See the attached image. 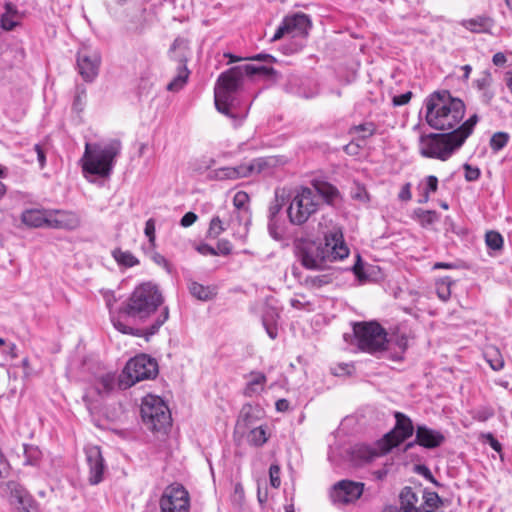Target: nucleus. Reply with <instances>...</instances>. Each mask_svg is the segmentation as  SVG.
I'll list each match as a JSON object with an SVG mask.
<instances>
[{"instance_id": "obj_31", "label": "nucleus", "mask_w": 512, "mask_h": 512, "mask_svg": "<svg viewBox=\"0 0 512 512\" xmlns=\"http://www.w3.org/2000/svg\"><path fill=\"white\" fill-rule=\"evenodd\" d=\"M23 465L37 467L42 458L41 450L32 444H23Z\"/></svg>"}, {"instance_id": "obj_63", "label": "nucleus", "mask_w": 512, "mask_h": 512, "mask_svg": "<svg viewBox=\"0 0 512 512\" xmlns=\"http://www.w3.org/2000/svg\"><path fill=\"white\" fill-rule=\"evenodd\" d=\"M250 59L255 60V61H265V62H273L275 60L272 55L263 54V53L257 54L255 56L251 57Z\"/></svg>"}, {"instance_id": "obj_50", "label": "nucleus", "mask_w": 512, "mask_h": 512, "mask_svg": "<svg viewBox=\"0 0 512 512\" xmlns=\"http://www.w3.org/2000/svg\"><path fill=\"white\" fill-rule=\"evenodd\" d=\"M81 218L75 212H66V229H76L80 226Z\"/></svg>"}, {"instance_id": "obj_33", "label": "nucleus", "mask_w": 512, "mask_h": 512, "mask_svg": "<svg viewBox=\"0 0 512 512\" xmlns=\"http://www.w3.org/2000/svg\"><path fill=\"white\" fill-rule=\"evenodd\" d=\"M375 132L376 125L373 122H366L359 125H355L349 129V134L357 136V138L360 140H365L373 136Z\"/></svg>"}, {"instance_id": "obj_27", "label": "nucleus", "mask_w": 512, "mask_h": 512, "mask_svg": "<svg viewBox=\"0 0 512 512\" xmlns=\"http://www.w3.org/2000/svg\"><path fill=\"white\" fill-rule=\"evenodd\" d=\"M461 25L471 32L482 33L491 28L492 20L486 16H477L475 18L463 20Z\"/></svg>"}, {"instance_id": "obj_22", "label": "nucleus", "mask_w": 512, "mask_h": 512, "mask_svg": "<svg viewBox=\"0 0 512 512\" xmlns=\"http://www.w3.org/2000/svg\"><path fill=\"white\" fill-rule=\"evenodd\" d=\"M444 441L445 437L440 431L426 425L416 427V443L418 445L427 449H434L441 446Z\"/></svg>"}, {"instance_id": "obj_5", "label": "nucleus", "mask_w": 512, "mask_h": 512, "mask_svg": "<svg viewBox=\"0 0 512 512\" xmlns=\"http://www.w3.org/2000/svg\"><path fill=\"white\" fill-rule=\"evenodd\" d=\"M244 76L241 67L234 66L219 76L214 88L216 109L232 119L238 118L234 110L239 104L237 95Z\"/></svg>"}, {"instance_id": "obj_56", "label": "nucleus", "mask_w": 512, "mask_h": 512, "mask_svg": "<svg viewBox=\"0 0 512 512\" xmlns=\"http://www.w3.org/2000/svg\"><path fill=\"white\" fill-rule=\"evenodd\" d=\"M398 198L401 200V201H409L411 200L412 198V193H411V184L410 183H406L402 186L399 194H398Z\"/></svg>"}, {"instance_id": "obj_49", "label": "nucleus", "mask_w": 512, "mask_h": 512, "mask_svg": "<svg viewBox=\"0 0 512 512\" xmlns=\"http://www.w3.org/2000/svg\"><path fill=\"white\" fill-rule=\"evenodd\" d=\"M491 74L488 71H484L476 81L475 85L479 90H486L491 85Z\"/></svg>"}, {"instance_id": "obj_43", "label": "nucleus", "mask_w": 512, "mask_h": 512, "mask_svg": "<svg viewBox=\"0 0 512 512\" xmlns=\"http://www.w3.org/2000/svg\"><path fill=\"white\" fill-rule=\"evenodd\" d=\"M471 415L473 419L480 422H485L494 416V410L490 406H482L472 410Z\"/></svg>"}, {"instance_id": "obj_25", "label": "nucleus", "mask_w": 512, "mask_h": 512, "mask_svg": "<svg viewBox=\"0 0 512 512\" xmlns=\"http://www.w3.org/2000/svg\"><path fill=\"white\" fill-rule=\"evenodd\" d=\"M420 190L419 203H427L430 199V195L435 193L438 189V178L434 175L425 177L418 185Z\"/></svg>"}, {"instance_id": "obj_13", "label": "nucleus", "mask_w": 512, "mask_h": 512, "mask_svg": "<svg viewBox=\"0 0 512 512\" xmlns=\"http://www.w3.org/2000/svg\"><path fill=\"white\" fill-rule=\"evenodd\" d=\"M76 66L82 79L86 83H92L99 74L101 55L96 49L82 46L77 53Z\"/></svg>"}, {"instance_id": "obj_14", "label": "nucleus", "mask_w": 512, "mask_h": 512, "mask_svg": "<svg viewBox=\"0 0 512 512\" xmlns=\"http://www.w3.org/2000/svg\"><path fill=\"white\" fill-rule=\"evenodd\" d=\"M266 167V160L257 158L249 163H242L235 167H222L213 170L209 177L216 180H235L249 177L255 173H261Z\"/></svg>"}, {"instance_id": "obj_26", "label": "nucleus", "mask_w": 512, "mask_h": 512, "mask_svg": "<svg viewBox=\"0 0 512 512\" xmlns=\"http://www.w3.org/2000/svg\"><path fill=\"white\" fill-rule=\"evenodd\" d=\"M188 290L193 297L201 301L211 300L216 295L213 287L204 286L193 280L188 282Z\"/></svg>"}, {"instance_id": "obj_38", "label": "nucleus", "mask_w": 512, "mask_h": 512, "mask_svg": "<svg viewBox=\"0 0 512 512\" xmlns=\"http://www.w3.org/2000/svg\"><path fill=\"white\" fill-rule=\"evenodd\" d=\"M453 281L449 277H444L436 282V293L442 301H447L451 296V285Z\"/></svg>"}, {"instance_id": "obj_10", "label": "nucleus", "mask_w": 512, "mask_h": 512, "mask_svg": "<svg viewBox=\"0 0 512 512\" xmlns=\"http://www.w3.org/2000/svg\"><path fill=\"white\" fill-rule=\"evenodd\" d=\"M353 333L359 349L367 353L384 351L389 342L385 329L375 321L355 323Z\"/></svg>"}, {"instance_id": "obj_32", "label": "nucleus", "mask_w": 512, "mask_h": 512, "mask_svg": "<svg viewBox=\"0 0 512 512\" xmlns=\"http://www.w3.org/2000/svg\"><path fill=\"white\" fill-rule=\"evenodd\" d=\"M87 99V88L84 84H77L73 94L72 110L81 113L84 110Z\"/></svg>"}, {"instance_id": "obj_41", "label": "nucleus", "mask_w": 512, "mask_h": 512, "mask_svg": "<svg viewBox=\"0 0 512 512\" xmlns=\"http://www.w3.org/2000/svg\"><path fill=\"white\" fill-rule=\"evenodd\" d=\"M509 141V135L505 132H497L490 138V147L494 152L502 150Z\"/></svg>"}, {"instance_id": "obj_7", "label": "nucleus", "mask_w": 512, "mask_h": 512, "mask_svg": "<svg viewBox=\"0 0 512 512\" xmlns=\"http://www.w3.org/2000/svg\"><path fill=\"white\" fill-rule=\"evenodd\" d=\"M163 303V296L157 285L151 282L141 283L131 293L120 313L145 319Z\"/></svg>"}, {"instance_id": "obj_29", "label": "nucleus", "mask_w": 512, "mask_h": 512, "mask_svg": "<svg viewBox=\"0 0 512 512\" xmlns=\"http://www.w3.org/2000/svg\"><path fill=\"white\" fill-rule=\"evenodd\" d=\"M179 68H178V74L177 76L168 83L167 90L172 92H177L180 89L183 88V86L186 84L188 76H189V70L186 66V59L180 58L179 59Z\"/></svg>"}, {"instance_id": "obj_34", "label": "nucleus", "mask_w": 512, "mask_h": 512, "mask_svg": "<svg viewBox=\"0 0 512 512\" xmlns=\"http://www.w3.org/2000/svg\"><path fill=\"white\" fill-rule=\"evenodd\" d=\"M112 256L120 266L133 267L139 264V260L130 251L117 248L112 251Z\"/></svg>"}, {"instance_id": "obj_42", "label": "nucleus", "mask_w": 512, "mask_h": 512, "mask_svg": "<svg viewBox=\"0 0 512 512\" xmlns=\"http://www.w3.org/2000/svg\"><path fill=\"white\" fill-rule=\"evenodd\" d=\"M249 201V196L244 191H238L233 198V209H237L239 211L249 213L247 203Z\"/></svg>"}, {"instance_id": "obj_2", "label": "nucleus", "mask_w": 512, "mask_h": 512, "mask_svg": "<svg viewBox=\"0 0 512 512\" xmlns=\"http://www.w3.org/2000/svg\"><path fill=\"white\" fill-rule=\"evenodd\" d=\"M296 255L301 264L311 270L322 269L328 262L343 260L349 255L343 232L333 228L324 236V242L301 239L296 244Z\"/></svg>"}, {"instance_id": "obj_44", "label": "nucleus", "mask_w": 512, "mask_h": 512, "mask_svg": "<svg viewBox=\"0 0 512 512\" xmlns=\"http://www.w3.org/2000/svg\"><path fill=\"white\" fill-rule=\"evenodd\" d=\"M111 321L113 326L123 334L139 335L138 330L130 326H127L122 322L120 316L111 315Z\"/></svg>"}, {"instance_id": "obj_57", "label": "nucleus", "mask_w": 512, "mask_h": 512, "mask_svg": "<svg viewBox=\"0 0 512 512\" xmlns=\"http://www.w3.org/2000/svg\"><path fill=\"white\" fill-rule=\"evenodd\" d=\"M197 215L193 212H187L184 214V216L181 218L180 224L183 227H189L193 225L197 220Z\"/></svg>"}, {"instance_id": "obj_47", "label": "nucleus", "mask_w": 512, "mask_h": 512, "mask_svg": "<svg viewBox=\"0 0 512 512\" xmlns=\"http://www.w3.org/2000/svg\"><path fill=\"white\" fill-rule=\"evenodd\" d=\"M168 316H169L168 307H164L161 315L157 318L155 323L153 325H151V327L149 328V334L150 335L155 334L158 331V329L167 321Z\"/></svg>"}, {"instance_id": "obj_64", "label": "nucleus", "mask_w": 512, "mask_h": 512, "mask_svg": "<svg viewBox=\"0 0 512 512\" xmlns=\"http://www.w3.org/2000/svg\"><path fill=\"white\" fill-rule=\"evenodd\" d=\"M276 410L279 412H285L289 409V402L286 399H279L276 401Z\"/></svg>"}, {"instance_id": "obj_6", "label": "nucleus", "mask_w": 512, "mask_h": 512, "mask_svg": "<svg viewBox=\"0 0 512 512\" xmlns=\"http://www.w3.org/2000/svg\"><path fill=\"white\" fill-rule=\"evenodd\" d=\"M120 151L121 142L117 139L105 144L90 145L87 143L83 159V172L102 178L109 177Z\"/></svg>"}, {"instance_id": "obj_16", "label": "nucleus", "mask_w": 512, "mask_h": 512, "mask_svg": "<svg viewBox=\"0 0 512 512\" xmlns=\"http://www.w3.org/2000/svg\"><path fill=\"white\" fill-rule=\"evenodd\" d=\"M9 495L11 504L15 505L18 512H39L38 506L27 491L16 481H8L2 485Z\"/></svg>"}, {"instance_id": "obj_60", "label": "nucleus", "mask_w": 512, "mask_h": 512, "mask_svg": "<svg viewBox=\"0 0 512 512\" xmlns=\"http://www.w3.org/2000/svg\"><path fill=\"white\" fill-rule=\"evenodd\" d=\"M507 61V58L504 53L497 52L493 55L492 62L496 66H503Z\"/></svg>"}, {"instance_id": "obj_30", "label": "nucleus", "mask_w": 512, "mask_h": 512, "mask_svg": "<svg viewBox=\"0 0 512 512\" xmlns=\"http://www.w3.org/2000/svg\"><path fill=\"white\" fill-rule=\"evenodd\" d=\"M418 503V497L413 492L411 487H405L400 493V509L398 512H406L407 510L419 509L416 504Z\"/></svg>"}, {"instance_id": "obj_21", "label": "nucleus", "mask_w": 512, "mask_h": 512, "mask_svg": "<svg viewBox=\"0 0 512 512\" xmlns=\"http://www.w3.org/2000/svg\"><path fill=\"white\" fill-rule=\"evenodd\" d=\"M350 457L355 464L370 462L377 457L385 455L387 452L381 450L379 440L373 445L358 443L350 448Z\"/></svg>"}, {"instance_id": "obj_9", "label": "nucleus", "mask_w": 512, "mask_h": 512, "mask_svg": "<svg viewBox=\"0 0 512 512\" xmlns=\"http://www.w3.org/2000/svg\"><path fill=\"white\" fill-rule=\"evenodd\" d=\"M158 374V364L154 358L141 354L130 359L119 376V387L126 389L137 382L153 379Z\"/></svg>"}, {"instance_id": "obj_51", "label": "nucleus", "mask_w": 512, "mask_h": 512, "mask_svg": "<svg viewBox=\"0 0 512 512\" xmlns=\"http://www.w3.org/2000/svg\"><path fill=\"white\" fill-rule=\"evenodd\" d=\"M351 196L355 200H359L363 203L369 201V194L363 186L357 185L352 191Z\"/></svg>"}, {"instance_id": "obj_24", "label": "nucleus", "mask_w": 512, "mask_h": 512, "mask_svg": "<svg viewBox=\"0 0 512 512\" xmlns=\"http://www.w3.org/2000/svg\"><path fill=\"white\" fill-rule=\"evenodd\" d=\"M279 318V312L277 308L266 304L262 313V324L271 339H275L278 336L277 320Z\"/></svg>"}, {"instance_id": "obj_17", "label": "nucleus", "mask_w": 512, "mask_h": 512, "mask_svg": "<svg viewBox=\"0 0 512 512\" xmlns=\"http://www.w3.org/2000/svg\"><path fill=\"white\" fill-rule=\"evenodd\" d=\"M363 489V483L341 480L333 486L330 497L334 503L347 504L357 500L362 495Z\"/></svg>"}, {"instance_id": "obj_46", "label": "nucleus", "mask_w": 512, "mask_h": 512, "mask_svg": "<svg viewBox=\"0 0 512 512\" xmlns=\"http://www.w3.org/2000/svg\"><path fill=\"white\" fill-rule=\"evenodd\" d=\"M270 484L273 488H279L281 485L280 479V466L278 464H271L269 468Z\"/></svg>"}, {"instance_id": "obj_3", "label": "nucleus", "mask_w": 512, "mask_h": 512, "mask_svg": "<svg viewBox=\"0 0 512 512\" xmlns=\"http://www.w3.org/2000/svg\"><path fill=\"white\" fill-rule=\"evenodd\" d=\"M425 109L426 122L435 130L450 132L462 125L465 104L461 99L452 97L447 90L430 94L425 99Z\"/></svg>"}, {"instance_id": "obj_58", "label": "nucleus", "mask_w": 512, "mask_h": 512, "mask_svg": "<svg viewBox=\"0 0 512 512\" xmlns=\"http://www.w3.org/2000/svg\"><path fill=\"white\" fill-rule=\"evenodd\" d=\"M197 250L202 255H212V256L218 255V252L216 251V249L208 244L199 245L197 247Z\"/></svg>"}, {"instance_id": "obj_48", "label": "nucleus", "mask_w": 512, "mask_h": 512, "mask_svg": "<svg viewBox=\"0 0 512 512\" xmlns=\"http://www.w3.org/2000/svg\"><path fill=\"white\" fill-rule=\"evenodd\" d=\"M155 220L150 218L145 223L144 233L148 237L149 243L154 246L155 245Z\"/></svg>"}, {"instance_id": "obj_8", "label": "nucleus", "mask_w": 512, "mask_h": 512, "mask_svg": "<svg viewBox=\"0 0 512 512\" xmlns=\"http://www.w3.org/2000/svg\"><path fill=\"white\" fill-rule=\"evenodd\" d=\"M141 417L145 426L155 432H166L172 422L171 413L165 402L155 395H147L141 404Z\"/></svg>"}, {"instance_id": "obj_62", "label": "nucleus", "mask_w": 512, "mask_h": 512, "mask_svg": "<svg viewBox=\"0 0 512 512\" xmlns=\"http://www.w3.org/2000/svg\"><path fill=\"white\" fill-rule=\"evenodd\" d=\"M281 210V205L276 202L275 204L271 205L269 208V220L278 219L277 215Z\"/></svg>"}, {"instance_id": "obj_55", "label": "nucleus", "mask_w": 512, "mask_h": 512, "mask_svg": "<svg viewBox=\"0 0 512 512\" xmlns=\"http://www.w3.org/2000/svg\"><path fill=\"white\" fill-rule=\"evenodd\" d=\"M311 284L315 287H322L331 282V278L327 275H318L310 279Z\"/></svg>"}, {"instance_id": "obj_40", "label": "nucleus", "mask_w": 512, "mask_h": 512, "mask_svg": "<svg viewBox=\"0 0 512 512\" xmlns=\"http://www.w3.org/2000/svg\"><path fill=\"white\" fill-rule=\"evenodd\" d=\"M7 11L1 17V27L4 30L10 31L16 27L18 24V16L16 12H12L11 6H6Z\"/></svg>"}, {"instance_id": "obj_1", "label": "nucleus", "mask_w": 512, "mask_h": 512, "mask_svg": "<svg viewBox=\"0 0 512 512\" xmlns=\"http://www.w3.org/2000/svg\"><path fill=\"white\" fill-rule=\"evenodd\" d=\"M340 198L339 190L329 182L313 179L311 186L296 188L287 208V216L292 225L301 226L315 215L323 203L334 205Z\"/></svg>"}, {"instance_id": "obj_12", "label": "nucleus", "mask_w": 512, "mask_h": 512, "mask_svg": "<svg viewBox=\"0 0 512 512\" xmlns=\"http://www.w3.org/2000/svg\"><path fill=\"white\" fill-rule=\"evenodd\" d=\"M160 512H189L190 495L180 484L169 485L159 500Z\"/></svg>"}, {"instance_id": "obj_28", "label": "nucleus", "mask_w": 512, "mask_h": 512, "mask_svg": "<svg viewBox=\"0 0 512 512\" xmlns=\"http://www.w3.org/2000/svg\"><path fill=\"white\" fill-rule=\"evenodd\" d=\"M115 384L116 374L108 372L96 378L94 389L100 396H104L114 389Z\"/></svg>"}, {"instance_id": "obj_35", "label": "nucleus", "mask_w": 512, "mask_h": 512, "mask_svg": "<svg viewBox=\"0 0 512 512\" xmlns=\"http://www.w3.org/2000/svg\"><path fill=\"white\" fill-rule=\"evenodd\" d=\"M225 230H227V228L224 219L219 211L218 214L215 215L210 221L208 236L210 238L215 239Z\"/></svg>"}, {"instance_id": "obj_39", "label": "nucleus", "mask_w": 512, "mask_h": 512, "mask_svg": "<svg viewBox=\"0 0 512 512\" xmlns=\"http://www.w3.org/2000/svg\"><path fill=\"white\" fill-rule=\"evenodd\" d=\"M485 243L487 247L494 251H500L503 247V237L497 231H488L485 234Z\"/></svg>"}, {"instance_id": "obj_36", "label": "nucleus", "mask_w": 512, "mask_h": 512, "mask_svg": "<svg viewBox=\"0 0 512 512\" xmlns=\"http://www.w3.org/2000/svg\"><path fill=\"white\" fill-rule=\"evenodd\" d=\"M247 440L251 445L257 447L264 445L268 440L266 429L263 426L253 428L249 432Z\"/></svg>"}, {"instance_id": "obj_54", "label": "nucleus", "mask_w": 512, "mask_h": 512, "mask_svg": "<svg viewBox=\"0 0 512 512\" xmlns=\"http://www.w3.org/2000/svg\"><path fill=\"white\" fill-rule=\"evenodd\" d=\"M411 97H412V92H410V91L405 92L400 95H397V96H394L392 99L393 105L394 106L405 105L411 100Z\"/></svg>"}, {"instance_id": "obj_18", "label": "nucleus", "mask_w": 512, "mask_h": 512, "mask_svg": "<svg viewBox=\"0 0 512 512\" xmlns=\"http://www.w3.org/2000/svg\"><path fill=\"white\" fill-rule=\"evenodd\" d=\"M86 461L89 468L88 481L91 485H97L103 480L106 469L102 452L98 446L85 448Z\"/></svg>"}, {"instance_id": "obj_11", "label": "nucleus", "mask_w": 512, "mask_h": 512, "mask_svg": "<svg viewBox=\"0 0 512 512\" xmlns=\"http://www.w3.org/2000/svg\"><path fill=\"white\" fill-rule=\"evenodd\" d=\"M394 417L396 420L394 428L379 439V446L384 452L391 451L392 448L403 443L414 433V426L410 417L398 411L394 413Z\"/></svg>"}, {"instance_id": "obj_4", "label": "nucleus", "mask_w": 512, "mask_h": 512, "mask_svg": "<svg viewBox=\"0 0 512 512\" xmlns=\"http://www.w3.org/2000/svg\"><path fill=\"white\" fill-rule=\"evenodd\" d=\"M477 122L478 116L474 114L454 131L422 135L419 139L421 156L446 161L472 134Z\"/></svg>"}, {"instance_id": "obj_61", "label": "nucleus", "mask_w": 512, "mask_h": 512, "mask_svg": "<svg viewBox=\"0 0 512 512\" xmlns=\"http://www.w3.org/2000/svg\"><path fill=\"white\" fill-rule=\"evenodd\" d=\"M489 364L494 371H500L504 367V360L501 357H497L494 360H489Z\"/></svg>"}, {"instance_id": "obj_53", "label": "nucleus", "mask_w": 512, "mask_h": 512, "mask_svg": "<svg viewBox=\"0 0 512 512\" xmlns=\"http://www.w3.org/2000/svg\"><path fill=\"white\" fill-rule=\"evenodd\" d=\"M218 252V255H229L232 251L231 243L228 240L222 239L218 241L217 247L215 248Z\"/></svg>"}, {"instance_id": "obj_52", "label": "nucleus", "mask_w": 512, "mask_h": 512, "mask_svg": "<svg viewBox=\"0 0 512 512\" xmlns=\"http://www.w3.org/2000/svg\"><path fill=\"white\" fill-rule=\"evenodd\" d=\"M269 234L276 240L282 238V230L278 224V219L269 220L268 222Z\"/></svg>"}, {"instance_id": "obj_23", "label": "nucleus", "mask_w": 512, "mask_h": 512, "mask_svg": "<svg viewBox=\"0 0 512 512\" xmlns=\"http://www.w3.org/2000/svg\"><path fill=\"white\" fill-rule=\"evenodd\" d=\"M246 377L248 381L244 388V395L247 397L260 395L265 389L266 375L260 371H252Z\"/></svg>"}, {"instance_id": "obj_20", "label": "nucleus", "mask_w": 512, "mask_h": 512, "mask_svg": "<svg viewBox=\"0 0 512 512\" xmlns=\"http://www.w3.org/2000/svg\"><path fill=\"white\" fill-rule=\"evenodd\" d=\"M220 213L224 219L226 228L231 229L235 235L238 234L242 236L247 233L250 213H245L237 209H224L221 210Z\"/></svg>"}, {"instance_id": "obj_15", "label": "nucleus", "mask_w": 512, "mask_h": 512, "mask_svg": "<svg viewBox=\"0 0 512 512\" xmlns=\"http://www.w3.org/2000/svg\"><path fill=\"white\" fill-rule=\"evenodd\" d=\"M310 27V19L303 13L287 16L276 29L273 37L271 38V41H278L286 35L293 38L299 36L304 37L308 34Z\"/></svg>"}, {"instance_id": "obj_45", "label": "nucleus", "mask_w": 512, "mask_h": 512, "mask_svg": "<svg viewBox=\"0 0 512 512\" xmlns=\"http://www.w3.org/2000/svg\"><path fill=\"white\" fill-rule=\"evenodd\" d=\"M463 169L465 171V179L468 182L477 181L480 178L481 171L478 167L472 166L468 163L463 165Z\"/></svg>"}, {"instance_id": "obj_19", "label": "nucleus", "mask_w": 512, "mask_h": 512, "mask_svg": "<svg viewBox=\"0 0 512 512\" xmlns=\"http://www.w3.org/2000/svg\"><path fill=\"white\" fill-rule=\"evenodd\" d=\"M21 221L31 228L60 226V221L53 218L52 213L39 209H26L21 214Z\"/></svg>"}, {"instance_id": "obj_59", "label": "nucleus", "mask_w": 512, "mask_h": 512, "mask_svg": "<svg viewBox=\"0 0 512 512\" xmlns=\"http://www.w3.org/2000/svg\"><path fill=\"white\" fill-rule=\"evenodd\" d=\"M103 297H104L106 306L111 310L112 306L116 302V298H115L114 292H112V291H105L103 293Z\"/></svg>"}, {"instance_id": "obj_37", "label": "nucleus", "mask_w": 512, "mask_h": 512, "mask_svg": "<svg viewBox=\"0 0 512 512\" xmlns=\"http://www.w3.org/2000/svg\"><path fill=\"white\" fill-rule=\"evenodd\" d=\"M244 75L252 76V75H264L270 76L275 73V70L272 67L263 66V65H252L245 64L240 65Z\"/></svg>"}]
</instances>
